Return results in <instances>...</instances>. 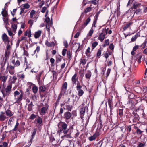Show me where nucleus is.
Instances as JSON below:
<instances>
[{
    "label": "nucleus",
    "instance_id": "obj_56",
    "mask_svg": "<svg viewBox=\"0 0 147 147\" xmlns=\"http://www.w3.org/2000/svg\"><path fill=\"white\" fill-rule=\"evenodd\" d=\"M134 96L135 95L134 94L131 93L129 96V98L130 99H132L134 98Z\"/></svg>",
    "mask_w": 147,
    "mask_h": 147
},
{
    "label": "nucleus",
    "instance_id": "obj_10",
    "mask_svg": "<svg viewBox=\"0 0 147 147\" xmlns=\"http://www.w3.org/2000/svg\"><path fill=\"white\" fill-rule=\"evenodd\" d=\"M2 38L3 42H9L8 37L5 33H4L2 35Z\"/></svg>",
    "mask_w": 147,
    "mask_h": 147
},
{
    "label": "nucleus",
    "instance_id": "obj_18",
    "mask_svg": "<svg viewBox=\"0 0 147 147\" xmlns=\"http://www.w3.org/2000/svg\"><path fill=\"white\" fill-rule=\"evenodd\" d=\"M45 44L48 47L54 46L55 45V43L53 42H49L48 40H46V41L45 42Z\"/></svg>",
    "mask_w": 147,
    "mask_h": 147
},
{
    "label": "nucleus",
    "instance_id": "obj_3",
    "mask_svg": "<svg viewBox=\"0 0 147 147\" xmlns=\"http://www.w3.org/2000/svg\"><path fill=\"white\" fill-rule=\"evenodd\" d=\"M88 109V107L87 106H84V104H82L81 106V108L80 110V117L81 118L83 117L84 115L85 112Z\"/></svg>",
    "mask_w": 147,
    "mask_h": 147
},
{
    "label": "nucleus",
    "instance_id": "obj_36",
    "mask_svg": "<svg viewBox=\"0 0 147 147\" xmlns=\"http://www.w3.org/2000/svg\"><path fill=\"white\" fill-rule=\"evenodd\" d=\"M78 90V95L80 96H81L84 94V92L81 89Z\"/></svg>",
    "mask_w": 147,
    "mask_h": 147
},
{
    "label": "nucleus",
    "instance_id": "obj_22",
    "mask_svg": "<svg viewBox=\"0 0 147 147\" xmlns=\"http://www.w3.org/2000/svg\"><path fill=\"white\" fill-rule=\"evenodd\" d=\"M125 88L127 92L131 93L132 90V87L131 86L127 85L125 86Z\"/></svg>",
    "mask_w": 147,
    "mask_h": 147
},
{
    "label": "nucleus",
    "instance_id": "obj_29",
    "mask_svg": "<svg viewBox=\"0 0 147 147\" xmlns=\"http://www.w3.org/2000/svg\"><path fill=\"white\" fill-rule=\"evenodd\" d=\"M92 9V8L90 6L89 7L85 9L84 11V12L85 13H86L88 12H90Z\"/></svg>",
    "mask_w": 147,
    "mask_h": 147
},
{
    "label": "nucleus",
    "instance_id": "obj_7",
    "mask_svg": "<svg viewBox=\"0 0 147 147\" xmlns=\"http://www.w3.org/2000/svg\"><path fill=\"white\" fill-rule=\"evenodd\" d=\"M67 86V82H64L61 88V93H62L63 92L64 93L66 92Z\"/></svg>",
    "mask_w": 147,
    "mask_h": 147
},
{
    "label": "nucleus",
    "instance_id": "obj_28",
    "mask_svg": "<svg viewBox=\"0 0 147 147\" xmlns=\"http://www.w3.org/2000/svg\"><path fill=\"white\" fill-rule=\"evenodd\" d=\"M133 24V22H129V23L127 24L123 28V29L124 30H125L127 28L129 27Z\"/></svg>",
    "mask_w": 147,
    "mask_h": 147
},
{
    "label": "nucleus",
    "instance_id": "obj_23",
    "mask_svg": "<svg viewBox=\"0 0 147 147\" xmlns=\"http://www.w3.org/2000/svg\"><path fill=\"white\" fill-rule=\"evenodd\" d=\"M11 24H12L11 28L13 29H16L17 28V25L19 23L15 22L13 23L12 22H10Z\"/></svg>",
    "mask_w": 147,
    "mask_h": 147
},
{
    "label": "nucleus",
    "instance_id": "obj_2",
    "mask_svg": "<svg viewBox=\"0 0 147 147\" xmlns=\"http://www.w3.org/2000/svg\"><path fill=\"white\" fill-rule=\"evenodd\" d=\"M20 92H21V94L18 97V96L20 95V92L16 90L14 93V96L15 100H16V102L14 103H17L19 104L22 100L24 93L22 90H20Z\"/></svg>",
    "mask_w": 147,
    "mask_h": 147
},
{
    "label": "nucleus",
    "instance_id": "obj_24",
    "mask_svg": "<svg viewBox=\"0 0 147 147\" xmlns=\"http://www.w3.org/2000/svg\"><path fill=\"white\" fill-rule=\"evenodd\" d=\"M7 78V76H1L0 79L1 80V81L3 82L4 83H5L6 81V80Z\"/></svg>",
    "mask_w": 147,
    "mask_h": 147
},
{
    "label": "nucleus",
    "instance_id": "obj_54",
    "mask_svg": "<svg viewBox=\"0 0 147 147\" xmlns=\"http://www.w3.org/2000/svg\"><path fill=\"white\" fill-rule=\"evenodd\" d=\"M7 32L8 33V34L10 36H14L15 34H14L13 32L11 31L8 30Z\"/></svg>",
    "mask_w": 147,
    "mask_h": 147
},
{
    "label": "nucleus",
    "instance_id": "obj_63",
    "mask_svg": "<svg viewBox=\"0 0 147 147\" xmlns=\"http://www.w3.org/2000/svg\"><path fill=\"white\" fill-rule=\"evenodd\" d=\"M143 131H142L139 128L137 129V130L136 131V132L137 134H141L142 133Z\"/></svg>",
    "mask_w": 147,
    "mask_h": 147
},
{
    "label": "nucleus",
    "instance_id": "obj_25",
    "mask_svg": "<svg viewBox=\"0 0 147 147\" xmlns=\"http://www.w3.org/2000/svg\"><path fill=\"white\" fill-rule=\"evenodd\" d=\"M6 113L7 115L9 117H11L13 115L11 111L9 109L7 110L6 111Z\"/></svg>",
    "mask_w": 147,
    "mask_h": 147
},
{
    "label": "nucleus",
    "instance_id": "obj_39",
    "mask_svg": "<svg viewBox=\"0 0 147 147\" xmlns=\"http://www.w3.org/2000/svg\"><path fill=\"white\" fill-rule=\"evenodd\" d=\"M108 105L109 106L110 108L111 109V107H112V100L110 99L109 98L108 101Z\"/></svg>",
    "mask_w": 147,
    "mask_h": 147
},
{
    "label": "nucleus",
    "instance_id": "obj_11",
    "mask_svg": "<svg viewBox=\"0 0 147 147\" xmlns=\"http://www.w3.org/2000/svg\"><path fill=\"white\" fill-rule=\"evenodd\" d=\"M78 80V77L77 76L76 74H75L72 76L71 78V81L72 83L73 84H75L76 83L77 81Z\"/></svg>",
    "mask_w": 147,
    "mask_h": 147
},
{
    "label": "nucleus",
    "instance_id": "obj_52",
    "mask_svg": "<svg viewBox=\"0 0 147 147\" xmlns=\"http://www.w3.org/2000/svg\"><path fill=\"white\" fill-rule=\"evenodd\" d=\"M91 76V74L90 73H88L85 74V77L87 78H90Z\"/></svg>",
    "mask_w": 147,
    "mask_h": 147
},
{
    "label": "nucleus",
    "instance_id": "obj_41",
    "mask_svg": "<svg viewBox=\"0 0 147 147\" xmlns=\"http://www.w3.org/2000/svg\"><path fill=\"white\" fill-rule=\"evenodd\" d=\"M6 17H3V19L4 23L7 25L8 23V18Z\"/></svg>",
    "mask_w": 147,
    "mask_h": 147
},
{
    "label": "nucleus",
    "instance_id": "obj_43",
    "mask_svg": "<svg viewBox=\"0 0 147 147\" xmlns=\"http://www.w3.org/2000/svg\"><path fill=\"white\" fill-rule=\"evenodd\" d=\"M7 143L5 142H3V144L0 145V147H7Z\"/></svg>",
    "mask_w": 147,
    "mask_h": 147
},
{
    "label": "nucleus",
    "instance_id": "obj_37",
    "mask_svg": "<svg viewBox=\"0 0 147 147\" xmlns=\"http://www.w3.org/2000/svg\"><path fill=\"white\" fill-rule=\"evenodd\" d=\"M19 125V123H18V121H17L16 124L15 125L14 128L13 129L12 131H16L18 129V126Z\"/></svg>",
    "mask_w": 147,
    "mask_h": 147
},
{
    "label": "nucleus",
    "instance_id": "obj_59",
    "mask_svg": "<svg viewBox=\"0 0 147 147\" xmlns=\"http://www.w3.org/2000/svg\"><path fill=\"white\" fill-rule=\"evenodd\" d=\"M111 69H110L108 68V69L106 73V77H107L109 75L111 72Z\"/></svg>",
    "mask_w": 147,
    "mask_h": 147
},
{
    "label": "nucleus",
    "instance_id": "obj_9",
    "mask_svg": "<svg viewBox=\"0 0 147 147\" xmlns=\"http://www.w3.org/2000/svg\"><path fill=\"white\" fill-rule=\"evenodd\" d=\"M36 129H33V131L32 133V134L31 135V138L30 139V142L28 143V145H29L30 146L32 142V140H33V138L35 136V134H36Z\"/></svg>",
    "mask_w": 147,
    "mask_h": 147
},
{
    "label": "nucleus",
    "instance_id": "obj_33",
    "mask_svg": "<svg viewBox=\"0 0 147 147\" xmlns=\"http://www.w3.org/2000/svg\"><path fill=\"white\" fill-rule=\"evenodd\" d=\"M37 123L39 124H41L42 123V119L40 117H39L37 119Z\"/></svg>",
    "mask_w": 147,
    "mask_h": 147
},
{
    "label": "nucleus",
    "instance_id": "obj_16",
    "mask_svg": "<svg viewBox=\"0 0 147 147\" xmlns=\"http://www.w3.org/2000/svg\"><path fill=\"white\" fill-rule=\"evenodd\" d=\"M47 108L43 107L41 109L40 113L41 115H44L47 112Z\"/></svg>",
    "mask_w": 147,
    "mask_h": 147
},
{
    "label": "nucleus",
    "instance_id": "obj_12",
    "mask_svg": "<svg viewBox=\"0 0 147 147\" xmlns=\"http://www.w3.org/2000/svg\"><path fill=\"white\" fill-rule=\"evenodd\" d=\"M142 55L141 53H139L137 54L135 56V58L139 63H141V59L142 58Z\"/></svg>",
    "mask_w": 147,
    "mask_h": 147
},
{
    "label": "nucleus",
    "instance_id": "obj_26",
    "mask_svg": "<svg viewBox=\"0 0 147 147\" xmlns=\"http://www.w3.org/2000/svg\"><path fill=\"white\" fill-rule=\"evenodd\" d=\"M72 137L71 136V133H69L68 134H67L65 135L64 136H61L62 138L63 139L65 138H71Z\"/></svg>",
    "mask_w": 147,
    "mask_h": 147
},
{
    "label": "nucleus",
    "instance_id": "obj_60",
    "mask_svg": "<svg viewBox=\"0 0 147 147\" xmlns=\"http://www.w3.org/2000/svg\"><path fill=\"white\" fill-rule=\"evenodd\" d=\"M90 49L89 47H88L86 51V55H87L88 53H90Z\"/></svg>",
    "mask_w": 147,
    "mask_h": 147
},
{
    "label": "nucleus",
    "instance_id": "obj_53",
    "mask_svg": "<svg viewBox=\"0 0 147 147\" xmlns=\"http://www.w3.org/2000/svg\"><path fill=\"white\" fill-rule=\"evenodd\" d=\"M32 102L28 105V111H30L32 110V107L33 105L32 104Z\"/></svg>",
    "mask_w": 147,
    "mask_h": 147
},
{
    "label": "nucleus",
    "instance_id": "obj_15",
    "mask_svg": "<svg viewBox=\"0 0 147 147\" xmlns=\"http://www.w3.org/2000/svg\"><path fill=\"white\" fill-rule=\"evenodd\" d=\"M9 71L11 74L13 75L15 72L14 67L10 66L9 67Z\"/></svg>",
    "mask_w": 147,
    "mask_h": 147
},
{
    "label": "nucleus",
    "instance_id": "obj_58",
    "mask_svg": "<svg viewBox=\"0 0 147 147\" xmlns=\"http://www.w3.org/2000/svg\"><path fill=\"white\" fill-rule=\"evenodd\" d=\"M46 28L48 32H50V27H49V24H47L46 26Z\"/></svg>",
    "mask_w": 147,
    "mask_h": 147
},
{
    "label": "nucleus",
    "instance_id": "obj_35",
    "mask_svg": "<svg viewBox=\"0 0 147 147\" xmlns=\"http://www.w3.org/2000/svg\"><path fill=\"white\" fill-rule=\"evenodd\" d=\"M71 54L70 51H67V56L69 60L71 59Z\"/></svg>",
    "mask_w": 147,
    "mask_h": 147
},
{
    "label": "nucleus",
    "instance_id": "obj_20",
    "mask_svg": "<svg viewBox=\"0 0 147 147\" xmlns=\"http://www.w3.org/2000/svg\"><path fill=\"white\" fill-rule=\"evenodd\" d=\"M12 85V84H10L7 86L5 89L6 92L7 93L9 92L11 90Z\"/></svg>",
    "mask_w": 147,
    "mask_h": 147
},
{
    "label": "nucleus",
    "instance_id": "obj_1",
    "mask_svg": "<svg viewBox=\"0 0 147 147\" xmlns=\"http://www.w3.org/2000/svg\"><path fill=\"white\" fill-rule=\"evenodd\" d=\"M58 126L59 129L57 131L58 133H60L62 131L64 134H67L68 133L69 129H67V125L65 122H60L59 123Z\"/></svg>",
    "mask_w": 147,
    "mask_h": 147
},
{
    "label": "nucleus",
    "instance_id": "obj_44",
    "mask_svg": "<svg viewBox=\"0 0 147 147\" xmlns=\"http://www.w3.org/2000/svg\"><path fill=\"white\" fill-rule=\"evenodd\" d=\"M36 13V11L34 10H32L31 11L30 13V18H32L33 15L35 14Z\"/></svg>",
    "mask_w": 147,
    "mask_h": 147
},
{
    "label": "nucleus",
    "instance_id": "obj_14",
    "mask_svg": "<svg viewBox=\"0 0 147 147\" xmlns=\"http://www.w3.org/2000/svg\"><path fill=\"white\" fill-rule=\"evenodd\" d=\"M91 20V19L89 18H88L84 23L83 25L81 26L82 29H83L85 26H86L89 23Z\"/></svg>",
    "mask_w": 147,
    "mask_h": 147
},
{
    "label": "nucleus",
    "instance_id": "obj_34",
    "mask_svg": "<svg viewBox=\"0 0 147 147\" xmlns=\"http://www.w3.org/2000/svg\"><path fill=\"white\" fill-rule=\"evenodd\" d=\"M94 32V30L92 27L91 29L89 31L88 33V35L89 36H91Z\"/></svg>",
    "mask_w": 147,
    "mask_h": 147
},
{
    "label": "nucleus",
    "instance_id": "obj_38",
    "mask_svg": "<svg viewBox=\"0 0 147 147\" xmlns=\"http://www.w3.org/2000/svg\"><path fill=\"white\" fill-rule=\"evenodd\" d=\"M98 43L96 42H93L92 44V50H93L98 45Z\"/></svg>",
    "mask_w": 147,
    "mask_h": 147
},
{
    "label": "nucleus",
    "instance_id": "obj_46",
    "mask_svg": "<svg viewBox=\"0 0 147 147\" xmlns=\"http://www.w3.org/2000/svg\"><path fill=\"white\" fill-rule=\"evenodd\" d=\"M123 109L122 108L121 109H119V115L122 116L123 115Z\"/></svg>",
    "mask_w": 147,
    "mask_h": 147
},
{
    "label": "nucleus",
    "instance_id": "obj_55",
    "mask_svg": "<svg viewBox=\"0 0 147 147\" xmlns=\"http://www.w3.org/2000/svg\"><path fill=\"white\" fill-rule=\"evenodd\" d=\"M50 61L51 64V65L54 66L53 64L55 61L54 59L52 58H51L50 59Z\"/></svg>",
    "mask_w": 147,
    "mask_h": 147
},
{
    "label": "nucleus",
    "instance_id": "obj_6",
    "mask_svg": "<svg viewBox=\"0 0 147 147\" xmlns=\"http://www.w3.org/2000/svg\"><path fill=\"white\" fill-rule=\"evenodd\" d=\"M28 86L29 88L32 89V90L34 94H36L38 91V88L34 84L30 82H28Z\"/></svg>",
    "mask_w": 147,
    "mask_h": 147
},
{
    "label": "nucleus",
    "instance_id": "obj_30",
    "mask_svg": "<svg viewBox=\"0 0 147 147\" xmlns=\"http://www.w3.org/2000/svg\"><path fill=\"white\" fill-rule=\"evenodd\" d=\"M86 61L85 59H81L80 61V64L84 65L86 63Z\"/></svg>",
    "mask_w": 147,
    "mask_h": 147
},
{
    "label": "nucleus",
    "instance_id": "obj_5",
    "mask_svg": "<svg viewBox=\"0 0 147 147\" xmlns=\"http://www.w3.org/2000/svg\"><path fill=\"white\" fill-rule=\"evenodd\" d=\"M72 116L71 113L68 111L65 113L63 117L65 119V121L66 123L68 122V121L70 119Z\"/></svg>",
    "mask_w": 147,
    "mask_h": 147
},
{
    "label": "nucleus",
    "instance_id": "obj_32",
    "mask_svg": "<svg viewBox=\"0 0 147 147\" xmlns=\"http://www.w3.org/2000/svg\"><path fill=\"white\" fill-rule=\"evenodd\" d=\"M101 51H102V49H101L100 48L99 49H98V52L97 53V57L98 58H100L101 54Z\"/></svg>",
    "mask_w": 147,
    "mask_h": 147
},
{
    "label": "nucleus",
    "instance_id": "obj_49",
    "mask_svg": "<svg viewBox=\"0 0 147 147\" xmlns=\"http://www.w3.org/2000/svg\"><path fill=\"white\" fill-rule=\"evenodd\" d=\"M20 64V63L18 60H17L15 63V66L18 67L19 66Z\"/></svg>",
    "mask_w": 147,
    "mask_h": 147
},
{
    "label": "nucleus",
    "instance_id": "obj_62",
    "mask_svg": "<svg viewBox=\"0 0 147 147\" xmlns=\"http://www.w3.org/2000/svg\"><path fill=\"white\" fill-rule=\"evenodd\" d=\"M100 135V133L98 131H96V132L94 134V136H95L96 138L97 136H98Z\"/></svg>",
    "mask_w": 147,
    "mask_h": 147
},
{
    "label": "nucleus",
    "instance_id": "obj_51",
    "mask_svg": "<svg viewBox=\"0 0 147 147\" xmlns=\"http://www.w3.org/2000/svg\"><path fill=\"white\" fill-rule=\"evenodd\" d=\"M17 19H16V17L15 18H13L11 20L10 22H12L13 23H14L15 22L18 23L17 21Z\"/></svg>",
    "mask_w": 147,
    "mask_h": 147
},
{
    "label": "nucleus",
    "instance_id": "obj_48",
    "mask_svg": "<svg viewBox=\"0 0 147 147\" xmlns=\"http://www.w3.org/2000/svg\"><path fill=\"white\" fill-rule=\"evenodd\" d=\"M82 86L80 84V83H78L77 84V86H76V89L77 90H81V89L82 88Z\"/></svg>",
    "mask_w": 147,
    "mask_h": 147
},
{
    "label": "nucleus",
    "instance_id": "obj_64",
    "mask_svg": "<svg viewBox=\"0 0 147 147\" xmlns=\"http://www.w3.org/2000/svg\"><path fill=\"white\" fill-rule=\"evenodd\" d=\"M137 38L136 37V36H133L131 38V42H133L134 41H135L136 39Z\"/></svg>",
    "mask_w": 147,
    "mask_h": 147
},
{
    "label": "nucleus",
    "instance_id": "obj_17",
    "mask_svg": "<svg viewBox=\"0 0 147 147\" xmlns=\"http://www.w3.org/2000/svg\"><path fill=\"white\" fill-rule=\"evenodd\" d=\"M10 52L6 51L5 53V57L3 58V60L5 59V63H6L7 59L8 58Z\"/></svg>",
    "mask_w": 147,
    "mask_h": 147
},
{
    "label": "nucleus",
    "instance_id": "obj_21",
    "mask_svg": "<svg viewBox=\"0 0 147 147\" xmlns=\"http://www.w3.org/2000/svg\"><path fill=\"white\" fill-rule=\"evenodd\" d=\"M3 17H6L8 15L7 11L5 10L4 9H2V11L1 12Z\"/></svg>",
    "mask_w": 147,
    "mask_h": 147
},
{
    "label": "nucleus",
    "instance_id": "obj_13",
    "mask_svg": "<svg viewBox=\"0 0 147 147\" xmlns=\"http://www.w3.org/2000/svg\"><path fill=\"white\" fill-rule=\"evenodd\" d=\"M42 32V31L41 30H38L37 32H36L34 35L35 38L36 39L39 38Z\"/></svg>",
    "mask_w": 147,
    "mask_h": 147
},
{
    "label": "nucleus",
    "instance_id": "obj_4",
    "mask_svg": "<svg viewBox=\"0 0 147 147\" xmlns=\"http://www.w3.org/2000/svg\"><path fill=\"white\" fill-rule=\"evenodd\" d=\"M108 29H103L102 33L99 35L98 39L102 42L105 38V34L107 33Z\"/></svg>",
    "mask_w": 147,
    "mask_h": 147
},
{
    "label": "nucleus",
    "instance_id": "obj_47",
    "mask_svg": "<svg viewBox=\"0 0 147 147\" xmlns=\"http://www.w3.org/2000/svg\"><path fill=\"white\" fill-rule=\"evenodd\" d=\"M6 63H5V61H4V63H1V70H4V67Z\"/></svg>",
    "mask_w": 147,
    "mask_h": 147
},
{
    "label": "nucleus",
    "instance_id": "obj_57",
    "mask_svg": "<svg viewBox=\"0 0 147 147\" xmlns=\"http://www.w3.org/2000/svg\"><path fill=\"white\" fill-rule=\"evenodd\" d=\"M141 11V9H137L136 11L135 12V13L136 14H139L140 13Z\"/></svg>",
    "mask_w": 147,
    "mask_h": 147
},
{
    "label": "nucleus",
    "instance_id": "obj_40",
    "mask_svg": "<svg viewBox=\"0 0 147 147\" xmlns=\"http://www.w3.org/2000/svg\"><path fill=\"white\" fill-rule=\"evenodd\" d=\"M146 145L145 142L140 143L139 144L137 147H144Z\"/></svg>",
    "mask_w": 147,
    "mask_h": 147
},
{
    "label": "nucleus",
    "instance_id": "obj_61",
    "mask_svg": "<svg viewBox=\"0 0 147 147\" xmlns=\"http://www.w3.org/2000/svg\"><path fill=\"white\" fill-rule=\"evenodd\" d=\"M67 50V49H63V50L62 51V54L63 56H64L65 55Z\"/></svg>",
    "mask_w": 147,
    "mask_h": 147
},
{
    "label": "nucleus",
    "instance_id": "obj_27",
    "mask_svg": "<svg viewBox=\"0 0 147 147\" xmlns=\"http://www.w3.org/2000/svg\"><path fill=\"white\" fill-rule=\"evenodd\" d=\"M141 5L140 3H135L133 5V7H132V9H136L138 8Z\"/></svg>",
    "mask_w": 147,
    "mask_h": 147
},
{
    "label": "nucleus",
    "instance_id": "obj_50",
    "mask_svg": "<svg viewBox=\"0 0 147 147\" xmlns=\"http://www.w3.org/2000/svg\"><path fill=\"white\" fill-rule=\"evenodd\" d=\"M36 117V116L34 114H32L30 116V117L29 119L31 120H33Z\"/></svg>",
    "mask_w": 147,
    "mask_h": 147
},
{
    "label": "nucleus",
    "instance_id": "obj_8",
    "mask_svg": "<svg viewBox=\"0 0 147 147\" xmlns=\"http://www.w3.org/2000/svg\"><path fill=\"white\" fill-rule=\"evenodd\" d=\"M73 47L76 50V51H79L80 50V44L79 43L75 42L74 44Z\"/></svg>",
    "mask_w": 147,
    "mask_h": 147
},
{
    "label": "nucleus",
    "instance_id": "obj_42",
    "mask_svg": "<svg viewBox=\"0 0 147 147\" xmlns=\"http://www.w3.org/2000/svg\"><path fill=\"white\" fill-rule=\"evenodd\" d=\"M72 108V106L69 105H67L66 106V109L68 111H71Z\"/></svg>",
    "mask_w": 147,
    "mask_h": 147
},
{
    "label": "nucleus",
    "instance_id": "obj_45",
    "mask_svg": "<svg viewBox=\"0 0 147 147\" xmlns=\"http://www.w3.org/2000/svg\"><path fill=\"white\" fill-rule=\"evenodd\" d=\"M96 138L95 137V136L93 135L92 136L88 138V139L90 141H92L93 140H95L96 139Z\"/></svg>",
    "mask_w": 147,
    "mask_h": 147
},
{
    "label": "nucleus",
    "instance_id": "obj_31",
    "mask_svg": "<svg viewBox=\"0 0 147 147\" xmlns=\"http://www.w3.org/2000/svg\"><path fill=\"white\" fill-rule=\"evenodd\" d=\"M39 92L40 93L46 90V88L45 86H41L39 88Z\"/></svg>",
    "mask_w": 147,
    "mask_h": 147
},
{
    "label": "nucleus",
    "instance_id": "obj_19",
    "mask_svg": "<svg viewBox=\"0 0 147 147\" xmlns=\"http://www.w3.org/2000/svg\"><path fill=\"white\" fill-rule=\"evenodd\" d=\"M4 113L3 112H1L0 115V121H4L6 119V116L4 115Z\"/></svg>",
    "mask_w": 147,
    "mask_h": 147
}]
</instances>
